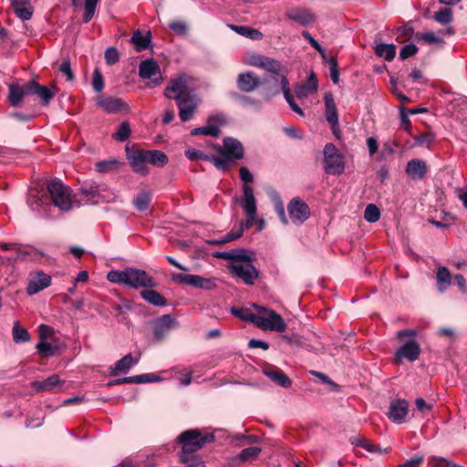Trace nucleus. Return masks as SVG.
<instances>
[{
    "label": "nucleus",
    "instance_id": "obj_1",
    "mask_svg": "<svg viewBox=\"0 0 467 467\" xmlns=\"http://www.w3.org/2000/svg\"><path fill=\"white\" fill-rule=\"evenodd\" d=\"M254 306L256 308L257 313L252 317V323L257 327L265 331L276 332H284L286 329V324L283 317L275 311L257 305Z\"/></svg>",
    "mask_w": 467,
    "mask_h": 467
},
{
    "label": "nucleus",
    "instance_id": "obj_2",
    "mask_svg": "<svg viewBox=\"0 0 467 467\" xmlns=\"http://www.w3.org/2000/svg\"><path fill=\"white\" fill-rule=\"evenodd\" d=\"M416 336V330L414 329H404L400 330L397 333L398 338H403L405 337H411L407 342L400 347L395 352V363L401 364L404 359L414 362L419 359L421 349L420 344L414 338Z\"/></svg>",
    "mask_w": 467,
    "mask_h": 467
},
{
    "label": "nucleus",
    "instance_id": "obj_3",
    "mask_svg": "<svg viewBox=\"0 0 467 467\" xmlns=\"http://www.w3.org/2000/svg\"><path fill=\"white\" fill-rule=\"evenodd\" d=\"M47 190L53 204L61 211L67 212L73 207L71 189L59 180H51L47 183Z\"/></svg>",
    "mask_w": 467,
    "mask_h": 467
},
{
    "label": "nucleus",
    "instance_id": "obj_4",
    "mask_svg": "<svg viewBox=\"0 0 467 467\" xmlns=\"http://www.w3.org/2000/svg\"><path fill=\"white\" fill-rule=\"evenodd\" d=\"M213 440V434L203 435L197 429L185 431L178 437V441L182 445V452H195Z\"/></svg>",
    "mask_w": 467,
    "mask_h": 467
},
{
    "label": "nucleus",
    "instance_id": "obj_5",
    "mask_svg": "<svg viewBox=\"0 0 467 467\" xmlns=\"http://www.w3.org/2000/svg\"><path fill=\"white\" fill-rule=\"evenodd\" d=\"M213 150L222 157H224L228 165L235 161L242 160L244 156V149L240 140L233 137H225L223 145H213Z\"/></svg>",
    "mask_w": 467,
    "mask_h": 467
},
{
    "label": "nucleus",
    "instance_id": "obj_6",
    "mask_svg": "<svg viewBox=\"0 0 467 467\" xmlns=\"http://www.w3.org/2000/svg\"><path fill=\"white\" fill-rule=\"evenodd\" d=\"M324 170L327 174L339 175L344 172L345 162L343 156L333 143L324 147Z\"/></svg>",
    "mask_w": 467,
    "mask_h": 467
},
{
    "label": "nucleus",
    "instance_id": "obj_7",
    "mask_svg": "<svg viewBox=\"0 0 467 467\" xmlns=\"http://www.w3.org/2000/svg\"><path fill=\"white\" fill-rule=\"evenodd\" d=\"M248 64L279 76L281 80L287 75V68L280 61L260 54L250 55Z\"/></svg>",
    "mask_w": 467,
    "mask_h": 467
},
{
    "label": "nucleus",
    "instance_id": "obj_8",
    "mask_svg": "<svg viewBox=\"0 0 467 467\" xmlns=\"http://www.w3.org/2000/svg\"><path fill=\"white\" fill-rule=\"evenodd\" d=\"M126 285L131 288H153L157 285L154 278L146 271L127 267Z\"/></svg>",
    "mask_w": 467,
    "mask_h": 467
},
{
    "label": "nucleus",
    "instance_id": "obj_9",
    "mask_svg": "<svg viewBox=\"0 0 467 467\" xmlns=\"http://www.w3.org/2000/svg\"><path fill=\"white\" fill-rule=\"evenodd\" d=\"M228 269L233 277L241 279L245 285H252L259 277V271L251 264H230Z\"/></svg>",
    "mask_w": 467,
    "mask_h": 467
},
{
    "label": "nucleus",
    "instance_id": "obj_10",
    "mask_svg": "<svg viewBox=\"0 0 467 467\" xmlns=\"http://www.w3.org/2000/svg\"><path fill=\"white\" fill-rule=\"evenodd\" d=\"M191 94L192 93L188 87V78L186 75H180L179 77L171 79L164 91L166 98L175 100L183 99Z\"/></svg>",
    "mask_w": 467,
    "mask_h": 467
},
{
    "label": "nucleus",
    "instance_id": "obj_11",
    "mask_svg": "<svg viewBox=\"0 0 467 467\" xmlns=\"http://www.w3.org/2000/svg\"><path fill=\"white\" fill-rule=\"evenodd\" d=\"M98 108L109 114L128 113L130 110V105L120 98L99 96L96 99Z\"/></svg>",
    "mask_w": 467,
    "mask_h": 467
},
{
    "label": "nucleus",
    "instance_id": "obj_12",
    "mask_svg": "<svg viewBox=\"0 0 467 467\" xmlns=\"http://www.w3.org/2000/svg\"><path fill=\"white\" fill-rule=\"evenodd\" d=\"M139 76L142 79H151L153 87L160 86L162 81L160 66L153 58H148L140 62Z\"/></svg>",
    "mask_w": 467,
    "mask_h": 467
},
{
    "label": "nucleus",
    "instance_id": "obj_13",
    "mask_svg": "<svg viewBox=\"0 0 467 467\" xmlns=\"http://www.w3.org/2000/svg\"><path fill=\"white\" fill-rule=\"evenodd\" d=\"M173 280L195 288L205 290H212L216 287L215 279L205 278L197 275L177 274L173 276Z\"/></svg>",
    "mask_w": 467,
    "mask_h": 467
},
{
    "label": "nucleus",
    "instance_id": "obj_14",
    "mask_svg": "<svg viewBox=\"0 0 467 467\" xmlns=\"http://www.w3.org/2000/svg\"><path fill=\"white\" fill-rule=\"evenodd\" d=\"M287 211L291 221L296 224H301L310 216L309 206L299 198H293L287 204Z\"/></svg>",
    "mask_w": 467,
    "mask_h": 467
},
{
    "label": "nucleus",
    "instance_id": "obj_15",
    "mask_svg": "<svg viewBox=\"0 0 467 467\" xmlns=\"http://www.w3.org/2000/svg\"><path fill=\"white\" fill-rule=\"evenodd\" d=\"M26 91L29 95H36L40 98L42 104L47 106L49 104L51 99L56 96L58 89L56 86H53L51 88L47 87L41 86L38 82L35 80H30L26 82Z\"/></svg>",
    "mask_w": 467,
    "mask_h": 467
},
{
    "label": "nucleus",
    "instance_id": "obj_16",
    "mask_svg": "<svg viewBox=\"0 0 467 467\" xmlns=\"http://www.w3.org/2000/svg\"><path fill=\"white\" fill-rule=\"evenodd\" d=\"M176 103L179 109V117L183 122L190 120L193 117L198 107V99L194 94L176 100Z\"/></svg>",
    "mask_w": 467,
    "mask_h": 467
},
{
    "label": "nucleus",
    "instance_id": "obj_17",
    "mask_svg": "<svg viewBox=\"0 0 467 467\" xmlns=\"http://www.w3.org/2000/svg\"><path fill=\"white\" fill-rule=\"evenodd\" d=\"M127 159L133 171L147 175L149 173L148 164V152L144 150H136L128 151Z\"/></svg>",
    "mask_w": 467,
    "mask_h": 467
},
{
    "label": "nucleus",
    "instance_id": "obj_18",
    "mask_svg": "<svg viewBox=\"0 0 467 467\" xmlns=\"http://www.w3.org/2000/svg\"><path fill=\"white\" fill-rule=\"evenodd\" d=\"M0 247L3 251H16V255L8 256V260L12 261L31 260L36 254V251L35 248L31 246L21 245L15 243H2L0 244Z\"/></svg>",
    "mask_w": 467,
    "mask_h": 467
},
{
    "label": "nucleus",
    "instance_id": "obj_19",
    "mask_svg": "<svg viewBox=\"0 0 467 467\" xmlns=\"http://www.w3.org/2000/svg\"><path fill=\"white\" fill-rule=\"evenodd\" d=\"M262 81L260 78L252 71L240 73L236 79L238 89L244 93H250L260 87Z\"/></svg>",
    "mask_w": 467,
    "mask_h": 467
},
{
    "label": "nucleus",
    "instance_id": "obj_20",
    "mask_svg": "<svg viewBox=\"0 0 467 467\" xmlns=\"http://www.w3.org/2000/svg\"><path fill=\"white\" fill-rule=\"evenodd\" d=\"M286 16L289 20L297 23L302 26L313 24L316 16L310 10L302 7H294L286 11Z\"/></svg>",
    "mask_w": 467,
    "mask_h": 467
},
{
    "label": "nucleus",
    "instance_id": "obj_21",
    "mask_svg": "<svg viewBox=\"0 0 467 467\" xmlns=\"http://www.w3.org/2000/svg\"><path fill=\"white\" fill-rule=\"evenodd\" d=\"M79 192L88 202L98 203L99 200L109 202L111 200L110 198H106L103 194L102 186L96 183L83 185Z\"/></svg>",
    "mask_w": 467,
    "mask_h": 467
},
{
    "label": "nucleus",
    "instance_id": "obj_22",
    "mask_svg": "<svg viewBox=\"0 0 467 467\" xmlns=\"http://www.w3.org/2000/svg\"><path fill=\"white\" fill-rule=\"evenodd\" d=\"M51 284V276L42 271L37 272L35 275H31L27 286L26 292L28 295H34L41 290L47 288Z\"/></svg>",
    "mask_w": 467,
    "mask_h": 467
},
{
    "label": "nucleus",
    "instance_id": "obj_23",
    "mask_svg": "<svg viewBox=\"0 0 467 467\" xmlns=\"http://www.w3.org/2000/svg\"><path fill=\"white\" fill-rule=\"evenodd\" d=\"M409 404L405 400H396L390 403L389 418L396 423H401L405 420L408 414Z\"/></svg>",
    "mask_w": 467,
    "mask_h": 467
},
{
    "label": "nucleus",
    "instance_id": "obj_24",
    "mask_svg": "<svg viewBox=\"0 0 467 467\" xmlns=\"http://www.w3.org/2000/svg\"><path fill=\"white\" fill-rule=\"evenodd\" d=\"M240 204L245 214H251L252 216L257 213L256 201L251 186L243 185V197Z\"/></svg>",
    "mask_w": 467,
    "mask_h": 467
},
{
    "label": "nucleus",
    "instance_id": "obj_25",
    "mask_svg": "<svg viewBox=\"0 0 467 467\" xmlns=\"http://www.w3.org/2000/svg\"><path fill=\"white\" fill-rule=\"evenodd\" d=\"M173 319L170 315H164L158 318L153 325V337L156 341H161L171 330Z\"/></svg>",
    "mask_w": 467,
    "mask_h": 467
},
{
    "label": "nucleus",
    "instance_id": "obj_26",
    "mask_svg": "<svg viewBox=\"0 0 467 467\" xmlns=\"http://www.w3.org/2000/svg\"><path fill=\"white\" fill-rule=\"evenodd\" d=\"M263 372L266 377L283 388L287 389L292 385L291 379L281 369L274 366H266Z\"/></svg>",
    "mask_w": 467,
    "mask_h": 467
},
{
    "label": "nucleus",
    "instance_id": "obj_27",
    "mask_svg": "<svg viewBox=\"0 0 467 467\" xmlns=\"http://www.w3.org/2000/svg\"><path fill=\"white\" fill-rule=\"evenodd\" d=\"M405 171L412 180H421L427 171L426 163L421 160L413 159L407 163Z\"/></svg>",
    "mask_w": 467,
    "mask_h": 467
},
{
    "label": "nucleus",
    "instance_id": "obj_28",
    "mask_svg": "<svg viewBox=\"0 0 467 467\" xmlns=\"http://www.w3.org/2000/svg\"><path fill=\"white\" fill-rule=\"evenodd\" d=\"M326 106V119L333 128L338 126L337 109L332 93L327 92L324 96Z\"/></svg>",
    "mask_w": 467,
    "mask_h": 467
},
{
    "label": "nucleus",
    "instance_id": "obj_29",
    "mask_svg": "<svg viewBox=\"0 0 467 467\" xmlns=\"http://www.w3.org/2000/svg\"><path fill=\"white\" fill-rule=\"evenodd\" d=\"M26 95H29L26 91V83L23 87L15 83L8 85L7 99L12 107L19 106Z\"/></svg>",
    "mask_w": 467,
    "mask_h": 467
},
{
    "label": "nucleus",
    "instance_id": "obj_30",
    "mask_svg": "<svg viewBox=\"0 0 467 467\" xmlns=\"http://www.w3.org/2000/svg\"><path fill=\"white\" fill-rule=\"evenodd\" d=\"M63 381L60 380L57 374H53L44 380H36L32 383V387L38 392L51 391L56 388L62 386Z\"/></svg>",
    "mask_w": 467,
    "mask_h": 467
},
{
    "label": "nucleus",
    "instance_id": "obj_31",
    "mask_svg": "<svg viewBox=\"0 0 467 467\" xmlns=\"http://www.w3.org/2000/svg\"><path fill=\"white\" fill-rule=\"evenodd\" d=\"M12 8L20 19L29 20L33 15V7L29 0H12Z\"/></svg>",
    "mask_w": 467,
    "mask_h": 467
},
{
    "label": "nucleus",
    "instance_id": "obj_32",
    "mask_svg": "<svg viewBox=\"0 0 467 467\" xmlns=\"http://www.w3.org/2000/svg\"><path fill=\"white\" fill-rule=\"evenodd\" d=\"M140 296L149 304L154 306H165L168 305L167 299L159 292L152 288H145L140 292Z\"/></svg>",
    "mask_w": 467,
    "mask_h": 467
},
{
    "label": "nucleus",
    "instance_id": "obj_33",
    "mask_svg": "<svg viewBox=\"0 0 467 467\" xmlns=\"http://www.w3.org/2000/svg\"><path fill=\"white\" fill-rule=\"evenodd\" d=\"M375 54L384 57L387 61H392L396 56V46L394 44L375 43L373 46Z\"/></svg>",
    "mask_w": 467,
    "mask_h": 467
},
{
    "label": "nucleus",
    "instance_id": "obj_34",
    "mask_svg": "<svg viewBox=\"0 0 467 467\" xmlns=\"http://www.w3.org/2000/svg\"><path fill=\"white\" fill-rule=\"evenodd\" d=\"M130 42L137 52H141L150 47V33L148 32L146 35H143L140 30H136L133 32Z\"/></svg>",
    "mask_w": 467,
    "mask_h": 467
},
{
    "label": "nucleus",
    "instance_id": "obj_35",
    "mask_svg": "<svg viewBox=\"0 0 467 467\" xmlns=\"http://www.w3.org/2000/svg\"><path fill=\"white\" fill-rule=\"evenodd\" d=\"M135 364L136 360L133 359L131 354H128L115 363V366L110 370V374L112 376H116L119 373L125 374Z\"/></svg>",
    "mask_w": 467,
    "mask_h": 467
},
{
    "label": "nucleus",
    "instance_id": "obj_36",
    "mask_svg": "<svg viewBox=\"0 0 467 467\" xmlns=\"http://www.w3.org/2000/svg\"><path fill=\"white\" fill-rule=\"evenodd\" d=\"M151 198L152 195L150 192L141 191L133 199L132 203L138 211L144 212L148 210L150 203L151 202Z\"/></svg>",
    "mask_w": 467,
    "mask_h": 467
},
{
    "label": "nucleus",
    "instance_id": "obj_37",
    "mask_svg": "<svg viewBox=\"0 0 467 467\" xmlns=\"http://www.w3.org/2000/svg\"><path fill=\"white\" fill-rule=\"evenodd\" d=\"M230 27L237 34L253 40H260L263 37V34L259 30L249 26L231 25Z\"/></svg>",
    "mask_w": 467,
    "mask_h": 467
},
{
    "label": "nucleus",
    "instance_id": "obj_38",
    "mask_svg": "<svg viewBox=\"0 0 467 467\" xmlns=\"http://www.w3.org/2000/svg\"><path fill=\"white\" fill-rule=\"evenodd\" d=\"M255 259L254 253L246 249L234 250L233 262L231 264L252 263Z\"/></svg>",
    "mask_w": 467,
    "mask_h": 467
},
{
    "label": "nucleus",
    "instance_id": "obj_39",
    "mask_svg": "<svg viewBox=\"0 0 467 467\" xmlns=\"http://www.w3.org/2000/svg\"><path fill=\"white\" fill-rule=\"evenodd\" d=\"M148 152V163L157 166L163 167L168 163L167 155L161 150H147Z\"/></svg>",
    "mask_w": 467,
    "mask_h": 467
},
{
    "label": "nucleus",
    "instance_id": "obj_40",
    "mask_svg": "<svg viewBox=\"0 0 467 467\" xmlns=\"http://www.w3.org/2000/svg\"><path fill=\"white\" fill-rule=\"evenodd\" d=\"M191 134L192 136L204 135V136L218 137L220 135V129L217 125L208 124L204 127L192 129L191 131Z\"/></svg>",
    "mask_w": 467,
    "mask_h": 467
},
{
    "label": "nucleus",
    "instance_id": "obj_41",
    "mask_svg": "<svg viewBox=\"0 0 467 467\" xmlns=\"http://www.w3.org/2000/svg\"><path fill=\"white\" fill-rule=\"evenodd\" d=\"M181 460L187 467H205L204 462L194 452H181Z\"/></svg>",
    "mask_w": 467,
    "mask_h": 467
},
{
    "label": "nucleus",
    "instance_id": "obj_42",
    "mask_svg": "<svg viewBox=\"0 0 467 467\" xmlns=\"http://www.w3.org/2000/svg\"><path fill=\"white\" fill-rule=\"evenodd\" d=\"M130 126L128 121H123L119 124L117 131L112 134V138L119 142L126 141L130 136Z\"/></svg>",
    "mask_w": 467,
    "mask_h": 467
},
{
    "label": "nucleus",
    "instance_id": "obj_43",
    "mask_svg": "<svg viewBox=\"0 0 467 467\" xmlns=\"http://www.w3.org/2000/svg\"><path fill=\"white\" fill-rule=\"evenodd\" d=\"M262 449L260 447H248L240 451L238 454V459L241 462H247L251 460H254L261 453Z\"/></svg>",
    "mask_w": 467,
    "mask_h": 467
},
{
    "label": "nucleus",
    "instance_id": "obj_44",
    "mask_svg": "<svg viewBox=\"0 0 467 467\" xmlns=\"http://www.w3.org/2000/svg\"><path fill=\"white\" fill-rule=\"evenodd\" d=\"M364 218L368 223H376L380 218V211L376 204L369 203L366 206Z\"/></svg>",
    "mask_w": 467,
    "mask_h": 467
},
{
    "label": "nucleus",
    "instance_id": "obj_45",
    "mask_svg": "<svg viewBox=\"0 0 467 467\" xmlns=\"http://www.w3.org/2000/svg\"><path fill=\"white\" fill-rule=\"evenodd\" d=\"M99 0H85L83 22L88 23L96 12V7Z\"/></svg>",
    "mask_w": 467,
    "mask_h": 467
},
{
    "label": "nucleus",
    "instance_id": "obj_46",
    "mask_svg": "<svg viewBox=\"0 0 467 467\" xmlns=\"http://www.w3.org/2000/svg\"><path fill=\"white\" fill-rule=\"evenodd\" d=\"M433 18L442 25H449L452 21V11L449 7H444L436 12Z\"/></svg>",
    "mask_w": 467,
    "mask_h": 467
},
{
    "label": "nucleus",
    "instance_id": "obj_47",
    "mask_svg": "<svg viewBox=\"0 0 467 467\" xmlns=\"http://www.w3.org/2000/svg\"><path fill=\"white\" fill-rule=\"evenodd\" d=\"M28 332L21 327L18 322H16L13 327V339L16 343H24L29 340Z\"/></svg>",
    "mask_w": 467,
    "mask_h": 467
},
{
    "label": "nucleus",
    "instance_id": "obj_48",
    "mask_svg": "<svg viewBox=\"0 0 467 467\" xmlns=\"http://www.w3.org/2000/svg\"><path fill=\"white\" fill-rule=\"evenodd\" d=\"M451 276L449 270L444 266L439 267L437 271V281L441 285L440 289L441 291L451 284Z\"/></svg>",
    "mask_w": 467,
    "mask_h": 467
},
{
    "label": "nucleus",
    "instance_id": "obj_49",
    "mask_svg": "<svg viewBox=\"0 0 467 467\" xmlns=\"http://www.w3.org/2000/svg\"><path fill=\"white\" fill-rule=\"evenodd\" d=\"M416 38L417 39H421L425 43L430 44V45L435 44V45L441 46V45L444 44L443 39L441 37L436 36L432 32L417 33L416 34Z\"/></svg>",
    "mask_w": 467,
    "mask_h": 467
},
{
    "label": "nucleus",
    "instance_id": "obj_50",
    "mask_svg": "<svg viewBox=\"0 0 467 467\" xmlns=\"http://www.w3.org/2000/svg\"><path fill=\"white\" fill-rule=\"evenodd\" d=\"M127 267L124 270H111L108 273L109 281L126 285Z\"/></svg>",
    "mask_w": 467,
    "mask_h": 467
},
{
    "label": "nucleus",
    "instance_id": "obj_51",
    "mask_svg": "<svg viewBox=\"0 0 467 467\" xmlns=\"http://www.w3.org/2000/svg\"><path fill=\"white\" fill-rule=\"evenodd\" d=\"M359 447L367 450L369 452H375V453H380V454L388 453L390 451L389 447L385 449L384 451H382L379 445L374 444L370 440L366 439V438H362V441L359 443Z\"/></svg>",
    "mask_w": 467,
    "mask_h": 467
},
{
    "label": "nucleus",
    "instance_id": "obj_52",
    "mask_svg": "<svg viewBox=\"0 0 467 467\" xmlns=\"http://www.w3.org/2000/svg\"><path fill=\"white\" fill-rule=\"evenodd\" d=\"M36 348L40 355L44 358L53 357L56 354V348L50 343L43 338L37 344Z\"/></svg>",
    "mask_w": 467,
    "mask_h": 467
},
{
    "label": "nucleus",
    "instance_id": "obj_53",
    "mask_svg": "<svg viewBox=\"0 0 467 467\" xmlns=\"http://www.w3.org/2000/svg\"><path fill=\"white\" fill-rule=\"evenodd\" d=\"M169 27L172 30L176 35L180 36H184L188 32V26L182 20H174L169 24Z\"/></svg>",
    "mask_w": 467,
    "mask_h": 467
},
{
    "label": "nucleus",
    "instance_id": "obj_54",
    "mask_svg": "<svg viewBox=\"0 0 467 467\" xmlns=\"http://www.w3.org/2000/svg\"><path fill=\"white\" fill-rule=\"evenodd\" d=\"M105 87L104 78L99 71V69L96 68L93 72L92 78V88L96 93H100Z\"/></svg>",
    "mask_w": 467,
    "mask_h": 467
},
{
    "label": "nucleus",
    "instance_id": "obj_55",
    "mask_svg": "<svg viewBox=\"0 0 467 467\" xmlns=\"http://www.w3.org/2000/svg\"><path fill=\"white\" fill-rule=\"evenodd\" d=\"M244 234V223H241L238 226L233 227V229L223 236V242H231L240 238Z\"/></svg>",
    "mask_w": 467,
    "mask_h": 467
},
{
    "label": "nucleus",
    "instance_id": "obj_56",
    "mask_svg": "<svg viewBox=\"0 0 467 467\" xmlns=\"http://www.w3.org/2000/svg\"><path fill=\"white\" fill-rule=\"evenodd\" d=\"M302 36L306 40L308 41V43L311 45L312 47H314L323 57V59H326V51L321 47V45L311 36V34L308 31H303Z\"/></svg>",
    "mask_w": 467,
    "mask_h": 467
},
{
    "label": "nucleus",
    "instance_id": "obj_57",
    "mask_svg": "<svg viewBox=\"0 0 467 467\" xmlns=\"http://www.w3.org/2000/svg\"><path fill=\"white\" fill-rule=\"evenodd\" d=\"M119 162L115 160H109L99 161L96 164L97 171L99 172H108L115 170L118 167Z\"/></svg>",
    "mask_w": 467,
    "mask_h": 467
},
{
    "label": "nucleus",
    "instance_id": "obj_58",
    "mask_svg": "<svg viewBox=\"0 0 467 467\" xmlns=\"http://www.w3.org/2000/svg\"><path fill=\"white\" fill-rule=\"evenodd\" d=\"M231 313L234 316L239 317L242 320L244 321H250L252 322V317L254 316V313L249 312L247 309H244L243 307H232Z\"/></svg>",
    "mask_w": 467,
    "mask_h": 467
},
{
    "label": "nucleus",
    "instance_id": "obj_59",
    "mask_svg": "<svg viewBox=\"0 0 467 467\" xmlns=\"http://www.w3.org/2000/svg\"><path fill=\"white\" fill-rule=\"evenodd\" d=\"M133 383L135 384H142V383H149V382H156L160 379L159 376L155 374H141L138 376H132Z\"/></svg>",
    "mask_w": 467,
    "mask_h": 467
},
{
    "label": "nucleus",
    "instance_id": "obj_60",
    "mask_svg": "<svg viewBox=\"0 0 467 467\" xmlns=\"http://www.w3.org/2000/svg\"><path fill=\"white\" fill-rule=\"evenodd\" d=\"M281 88L284 94V97L288 103L289 106H291L293 103H295L294 96L291 94L290 87H289V81L287 78H284L281 81Z\"/></svg>",
    "mask_w": 467,
    "mask_h": 467
},
{
    "label": "nucleus",
    "instance_id": "obj_61",
    "mask_svg": "<svg viewBox=\"0 0 467 467\" xmlns=\"http://www.w3.org/2000/svg\"><path fill=\"white\" fill-rule=\"evenodd\" d=\"M105 60L108 65H114L119 60V55L117 48L110 47L105 51Z\"/></svg>",
    "mask_w": 467,
    "mask_h": 467
},
{
    "label": "nucleus",
    "instance_id": "obj_62",
    "mask_svg": "<svg viewBox=\"0 0 467 467\" xmlns=\"http://www.w3.org/2000/svg\"><path fill=\"white\" fill-rule=\"evenodd\" d=\"M418 52V47L414 44L405 45L400 51V58L405 60Z\"/></svg>",
    "mask_w": 467,
    "mask_h": 467
},
{
    "label": "nucleus",
    "instance_id": "obj_63",
    "mask_svg": "<svg viewBox=\"0 0 467 467\" xmlns=\"http://www.w3.org/2000/svg\"><path fill=\"white\" fill-rule=\"evenodd\" d=\"M58 70L66 76L67 81H73L75 78L74 73L71 69L70 62L68 59L64 60L59 66Z\"/></svg>",
    "mask_w": 467,
    "mask_h": 467
},
{
    "label": "nucleus",
    "instance_id": "obj_64",
    "mask_svg": "<svg viewBox=\"0 0 467 467\" xmlns=\"http://www.w3.org/2000/svg\"><path fill=\"white\" fill-rule=\"evenodd\" d=\"M211 163H213L214 165V167H216L220 171H227L229 170L228 163L226 162L224 157H222L221 155L220 156L213 155V157L211 161Z\"/></svg>",
    "mask_w": 467,
    "mask_h": 467
}]
</instances>
